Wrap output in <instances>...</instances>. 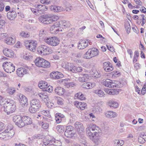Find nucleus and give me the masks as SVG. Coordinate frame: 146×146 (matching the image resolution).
I'll use <instances>...</instances> for the list:
<instances>
[{
	"label": "nucleus",
	"mask_w": 146,
	"mask_h": 146,
	"mask_svg": "<svg viewBox=\"0 0 146 146\" xmlns=\"http://www.w3.org/2000/svg\"><path fill=\"white\" fill-rule=\"evenodd\" d=\"M74 105L79 109L83 110L87 106V104L84 102H79L78 101L74 102Z\"/></svg>",
	"instance_id": "obj_20"
},
{
	"label": "nucleus",
	"mask_w": 146,
	"mask_h": 146,
	"mask_svg": "<svg viewBox=\"0 0 146 146\" xmlns=\"http://www.w3.org/2000/svg\"><path fill=\"white\" fill-rule=\"evenodd\" d=\"M38 95L45 102L49 100L48 96L46 92L43 91L38 94Z\"/></svg>",
	"instance_id": "obj_24"
},
{
	"label": "nucleus",
	"mask_w": 146,
	"mask_h": 146,
	"mask_svg": "<svg viewBox=\"0 0 146 146\" xmlns=\"http://www.w3.org/2000/svg\"><path fill=\"white\" fill-rule=\"evenodd\" d=\"M39 125L41 126L42 128L45 129H47L49 127L48 124L45 121L40 122Z\"/></svg>",
	"instance_id": "obj_40"
},
{
	"label": "nucleus",
	"mask_w": 146,
	"mask_h": 146,
	"mask_svg": "<svg viewBox=\"0 0 146 146\" xmlns=\"http://www.w3.org/2000/svg\"><path fill=\"white\" fill-rule=\"evenodd\" d=\"M145 135V134L144 133H142L141 134L140 137L138 138V141L139 142L141 143H143L145 141H146V139H146L145 138V139L143 138Z\"/></svg>",
	"instance_id": "obj_49"
},
{
	"label": "nucleus",
	"mask_w": 146,
	"mask_h": 146,
	"mask_svg": "<svg viewBox=\"0 0 146 146\" xmlns=\"http://www.w3.org/2000/svg\"><path fill=\"white\" fill-rule=\"evenodd\" d=\"M55 119L58 123H60L61 121V118L58 116H56V114L55 115Z\"/></svg>",
	"instance_id": "obj_63"
},
{
	"label": "nucleus",
	"mask_w": 146,
	"mask_h": 146,
	"mask_svg": "<svg viewBox=\"0 0 146 146\" xmlns=\"http://www.w3.org/2000/svg\"><path fill=\"white\" fill-rule=\"evenodd\" d=\"M4 54L6 56L9 57H13L14 55V52L8 48H4L3 50Z\"/></svg>",
	"instance_id": "obj_15"
},
{
	"label": "nucleus",
	"mask_w": 146,
	"mask_h": 146,
	"mask_svg": "<svg viewBox=\"0 0 146 146\" xmlns=\"http://www.w3.org/2000/svg\"><path fill=\"white\" fill-rule=\"evenodd\" d=\"M65 91V90L64 88L60 87L56 88L55 90V92L60 96L63 95Z\"/></svg>",
	"instance_id": "obj_30"
},
{
	"label": "nucleus",
	"mask_w": 146,
	"mask_h": 146,
	"mask_svg": "<svg viewBox=\"0 0 146 146\" xmlns=\"http://www.w3.org/2000/svg\"><path fill=\"white\" fill-rule=\"evenodd\" d=\"M103 68L106 72H109L113 70V68L112 64L109 62H105L103 64Z\"/></svg>",
	"instance_id": "obj_17"
},
{
	"label": "nucleus",
	"mask_w": 146,
	"mask_h": 146,
	"mask_svg": "<svg viewBox=\"0 0 146 146\" xmlns=\"http://www.w3.org/2000/svg\"><path fill=\"white\" fill-rule=\"evenodd\" d=\"M92 55V57L97 56L99 54L98 50L96 48H92L90 49Z\"/></svg>",
	"instance_id": "obj_38"
},
{
	"label": "nucleus",
	"mask_w": 146,
	"mask_h": 146,
	"mask_svg": "<svg viewBox=\"0 0 146 146\" xmlns=\"http://www.w3.org/2000/svg\"><path fill=\"white\" fill-rule=\"evenodd\" d=\"M57 130L60 133H62L64 131V127L63 125H58L56 127Z\"/></svg>",
	"instance_id": "obj_41"
},
{
	"label": "nucleus",
	"mask_w": 146,
	"mask_h": 146,
	"mask_svg": "<svg viewBox=\"0 0 146 146\" xmlns=\"http://www.w3.org/2000/svg\"><path fill=\"white\" fill-rule=\"evenodd\" d=\"M44 41L48 44L53 46H56L59 43V38L55 36L46 37L44 39Z\"/></svg>",
	"instance_id": "obj_8"
},
{
	"label": "nucleus",
	"mask_w": 146,
	"mask_h": 146,
	"mask_svg": "<svg viewBox=\"0 0 146 146\" xmlns=\"http://www.w3.org/2000/svg\"><path fill=\"white\" fill-rule=\"evenodd\" d=\"M4 5L3 3L0 2V12H2L4 10Z\"/></svg>",
	"instance_id": "obj_64"
},
{
	"label": "nucleus",
	"mask_w": 146,
	"mask_h": 146,
	"mask_svg": "<svg viewBox=\"0 0 146 146\" xmlns=\"http://www.w3.org/2000/svg\"><path fill=\"white\" fill-rule=\"evenodd\" d=\"M74 126L77 131L81 133L84 131V128L83 124L80 122L77 121L74 123Z\"/></svg>",
	"instance_id": "obj_16"
},
{
	"label": "nucleus",
	"mask_w": 146,
	"mask_h": 146,
	"mask_svg": "<svg viewBox=\"0 0 146 146\" xmlns=\"http://www.w3.org/2000/svg\"><path fill=\"white\" fill-rule=\"evenodd\" d=\"M31 11L35 15H38L39 13H41L39 12L38 9L37 8L34 9L33 8H31Z\"/></svg>",
	"instance_id": "obj_55"
},
{
	"label": "nucleus",
	"mask_w": 146,
	"mask_h": 146,
	"mask_svg": "<svg viewBox=\"0 0 146 146\" xmlns=\"http://www.w3.org/2000/svg\"><path fill=\"white\" fill-rule=\"evenodd\" d=\"M46 33V32L45 30L43 29H42L40 30L39 32V36L40 37H43L44 36L45 34Z\"/></svg>",
	"instance_id": "obj_59"
},
{
	"label": "nucleus",
	"mask_w": 146,
	"mask_h": 146,
	"mask_svg": "<svg viewBox=\"0 0 146 146\" xmlns=\"http://www.w3.org/2000/svg\"><path fill=\"white\" fill-rule=\"evenodd\" d=\"M92 55L91 50L89 49L87 51L85 54L84 58L87 59H90L92 58Z\"/></svg>",
	"instance_id": "obj_43"
},
{
	"label": "nucleus",
	"mask_w": 146,
	"mask_h": 146,
	"mask_svg": "<svg viewBox=\"0 0 146 146\" xmlns=\"http://www.w3.org/2000/svg\"><path fill=\"white\" fill-rule=\"evenodd\" d=\"M52 0H41L40 2L42 4H45L47 5L49 4Z\"/></svg>",
	"instance_id": "obj_61"
},
{
	"label": "nucleus",
	"mask_w": 146,
	"mask_h": 146,
	"mask_svg": "<svg viewBox=\"0 0 146 146\" xmlns=\"http://www.w3.org/2000/svg\"><path fill=\"white\" fill-rule=\"evenodd\" d=\"M33 56L29 52H27L23 56V58L26 60H28L31 59Z\"/></svg>",
	"instance_id": "obj_42"
},
{
	"label": "nucleus",
	"mask_w": 146,
	"mask_h": 146,
	"mask_svg": "<svg viewBox=\"0 0 146 146\" xmlns=\"http://www.w3.org/2000/svg\"><path fill=\"white\" fill-rule=\"evenodd\" d=\"M105 92L109 95H117L119 94L118 89H112L106 88L104 89Z\"/></svg>",
	"instance_id": "obj_23"
},
{
	"label": "nucleus",
	"mask_w": 146,
	"mask_h": 146,
	"mask_svg": "<svg viewBox=\"0 0 146 146\" xmlns=\"http://www.w3.org/2000/svg\"><path fill=\"white\" fill-rule=\"evenodd\" d=\"M94 93L100 97H103L104 95V92L98 89L95 90L94 91Z\"/></svg>",
	"instance_id": "obj_46"
},
{
	"label": "nucleus",
	"mask_w": 146,
	"mask_h": 146,
	"mask_svg": "<svg viewBox=\"0 0 146 146\" xmlns=\"http://www.w3.org/2000/svg\"><path fill=\"white\" fill-rule=\"evenodd\" d=\"M76 67L73 64H70V67L68 68V70L73 73H76Z\"/></svg>",
	"instance_id": "obj_44"
},
{
	"label": "nucleus",
	"mask_w": 146,
	"mask_h": 146,
	"mask_svg": "<svg viewBox=\"0 0 146 146\" xmlns=\"http://www.w3.org/2000/svg\"><path fill=\"white\" fill-rule=\"evenodd\" d=\"M105 116L108 118H114L117 116V113L112 111H108L105 113Z\"/></svg>",
	"instance_id": "obj_25"
},
{
	"label": "nucleus",
	"mask_w": 146,
	"mask_h": 146,
	"mask_svg": "<svg viewBox=\"0 0 146 146\" xmlns=\"http://www.w3.org/2000/svg\"><path fill=\"white\" fill-rule=\"evenodd\" d=\"M125 27L127 33L128 34L130 32L131 29V26L129 23L127 22L125 24Z\"/></svg>",
	"instance_id": "obj_47"
},
{
	"label": "nucleus",
	"mask_w": 146,
	"mask_h": 146,
	"mask_svg": "<svg viewBox=\"0 0 146 146\" xmlns=\"http://www.w3.org/2000/svg\"><path fill=\"white\" fill-rule=\"evenodd\" d=\"M6 90L7 93L9 95L13 94L16 91L15 88L12 87H9Z\"/></svg>",
	"instance_id": "obj_37"
},
{
	"label": "nucleus",
	"mask_w": 146,
	"mask_h": 146,
	"mask_svg": "<svg viewBox=\"0 0 146 146\" xmlns=\"http://www.w3.org/2000/svg\"><path fill=\"white\" fill-rule=\"evenodd\" d=\"M46 46L45 45H41L39 46L37 49V52L39 54L43 55L44 52H45Z\"/></svg>",
	"instance_id": "obj_29"
},
{
	"label": "nucleus",
	"mask_w": 146,
	"mask_h": 146,
	"mask_svg": "<svg viewBox=\"0 0 146 146\" xmlns=\"http://www.w3.org/2000/svg\"><path fill=\"white\" fill-rule=\"evenodd\" d=\"M99 127L96 124H89L87 125L86 131L89 139L95 144L98 145L102 141Z\"/></svg>",
	"instance_id": "obj_1"
},
{
	"label": "nucleus",
	"mask_w": 146,
	"mask_h": 146,
	"mask_svg": "<svg viewBox=\"0 0 146 146\" xmlns=\"http://www.w3.org/2000/svg\"><path fill=\"white\" fill-rule=\"evenodd\" d=\"M13 121L19 127H21L25 125H30L32 123V119L26 116H21L16 115L13 117Z\"/></svg>",
	"instance_id": "obj_2"
},
{
	"label": "nucleus",
	"mask_w": 146,
	"mask_h": 146,
	"mask_svg": "<svg viewBox=\"0 0 146 146\" xmlns=\"http://www.w3.org/2000/svg\"><path fill=\"white\" fill-rule=\"evenodd\" d=\"M93 111L95 112H100L102 111V109L97 104L95 105V106L94 108Z\"/></svg>",
	"instance_id": "obj_52"
},
{
	"label": "nucleus",
	"mask_w": 146,
	"mask_h": 146,
	"mask_svg": "<svg viewBox=\"0 0 146 146\" xmlns=\"http://www.w3.org/2000/svg\"><path fill=\"white\" fill-rule=\"evenodd\" d=\"M94 72L93 71H92L93 73L92 74L94 75V77L96 78L100 77V74L96 71L94 70Z\"/></svg>",
	"instance_id": "obj_57"
},
{
	"label": "nucleus",
	"mask_w": 146,
	"mask_h": 146,
	"mask_svg": "<svg viewBox=\"0 0 146 146\" xmlns=\"http://www.w3.org/2000/svg\"><path fill=\"white\" fill-rule=\"evenodd\" d=\"M146 93V82H145L141 90V93L143 95H144Z\"/></svg>",
	"instance_id": "obj_56"
},
{
	"label": "nucleus",
	"mask_w": 146,
	"mask_h": 146,
	"mask_svg": "<svg viewBox=\"0 0 146 146\" xmlns=\"http://www.w3.org/2000/svg\"><path fill=\"white\" fill-rule=\"evenodd\" d=\"M114 146H122L124 143V141L120 139H116L113 141Z\"/></svg>",
	"instance_id": "obj_33"
},
{
	"label": "nucleus",
	"mask_w": 146,
	"mask_h": 146,
	"mask_svg": "<svg viewBox=\"0 0 146 146\" xmlns=\"http://www.w3.org/2000/svg\"><path fill=\"white\" fill-rule=\"evenodd\" d=\"M60 23L58 22L54 23L52 25L50 29V33L53 34H55L59 32L62 31V29L60 27Z\"/></svg>",
	"instance_id": "obj_10"
},
{
	"label": "nucleus",
	"mask_w": 146,
	"mask_h": 146,
	"mask_svg": "<svg viewBox=\"0 0 146 146\" xmlns=\"http://www.w3.org/2000/svg\"><path fill=\"white\" fill-rule=\"evenodd\" d=\"M20 35L22 37L28 38L29 37L30 35L28 32L22 31L20 33Z\"/></svg>",
	"instance_id": "obj_45"
},
{
	"label": "nucleus",
	"mask_w": 146,
	"mask_h": 146,
	"mask_svg": "<svg viewBox=\"0 0 146 146\" xmlns=\"http://www.w3.org/2000/svg\"><path fill=\"white\" fill-rule=\"evenodd\" d=\"M73 127L72 126H67L64 132L65 136L69 138H71L73 137L75 134V133L73 131Z\"/></svg>",
	"instance_id": "obj_12"
},
{
	"label": "nucleus",
	"mask_w": 146,
	"mask_h": 146,
	"mask_svg": "<svg viewBox=\"0 0 146 146\" xmlns=\"http://www.w3.org/2000/svg\"><path fill=\"white\" fill-rule=\"evenodd\" d=\"M108 105L110 108H117L119 106L118 103L113 100H110L108 103Z\"/></svg>",
	"instance_id": "obj_26"
},
{
	"label": "nucleus",
	"mask_w": 146,
	"mask_h": 146,
	"mask_svg": "<svg viewBox=\"0 0 146 146\" xmlns=\"http://www.w3.org/2000/svg\"><path fill=\"white\" fill-rule=\"evenodd\" d=\"M9 36L6 33H0V40H2L5 38H7Z\"/></svg>",
	"instance_id": "obj_53"
},
{
	"label": "nucleus",
	"mask_w": 146,
	"mask_h": 146,
	"mask_svg": "<svg viewBox=\"0 0 146 146\" xmlns=\"http://www.w3.org/2000/svg\"><path fill=\"white\" fill-rule=\"evenodd\" d=\"M51 78L56 79H59L63 77V74L57 71H54L50 73Z\"/></svg>",
	"instance_id": "obj_19"
},
{
	"label": "nucleus",
	"mask_w": 146,
	"mask_h": 146,
	"mask_svg": "<svg viewBox=\"0 0 146 146\" xmlns=\"http://www.w3.org/2000/svg\"><path fill=\"white\" fill-rule=\"evenodd\" d=\"M53 52L52 48L48 46H47L45 52H44V54L43 55H48L52 53Z\"/></svg>",
	"instance_id": "obj_48"
},
{
	"label": "nucleus",
	"mask_w": 146,
	"mask_h": 146,
	"mask_svg": "<svg viewBox=\"0 0 146 146\" xmlns=\"http://www.w3.org/2000/svg\"><path fill=\"white\" fill-rule=\"evenodd\" d=\"M40 103L39 100L33 99L30 102V106L29 108V112L31 113H34L38 111L40 108Z\"/></svg>",
	"instance_id": "obj_6"
},
{
	"label": "nucleus",
	"mask_w": 146,
	"mask_h": 146,
	"mask_svg": "<svg viewBox=\"0 0 146 146\" xmlns=\"http://www.w3.org/2000/svg\"><path fill=\"white\" fill-rule=\"evenodd\" d=\"M35 7L38 9L39 12H42L47 10V7L45 5H36Z\"/></svg>",
	"instance_id": "obj_32"
},
{
	"label": "nucleus",
	"mask_w": 146,
	"mask_h": 146,
	"mask_svg": "<svg viewBox=\"0 0 146 146\" xmlns=\"http://www.w3.org/2000/svg\"><path fill=\"white\" fill-rule=\"evenodd\" d=\"M60 23V27L63 28H65L70 27V24L68 22H66L65 20L61 21L58 22Z\"/></svg>",
	"instance_id": "obj_28"
},
{
	"label": "nucleus",
	"mask_w": 146,
	"mask_h": 146,
	"mask_svg": "<svg viewBox=\"0 0 146 146\" xmlns=\"http://www.w3.org/2000/svg\"><path fill=\"white\" fill-rule=\"evenodd\" d=\"M51 11L54 12H59L65 10L62 7L56 5H52L50 7Z\"/></svg>",
	"instance_id": "obj_18"
},
{
	"label": "nucleus",
	"mask_w": 146,
	"mask_h": 146,
	"mask_svg": "<svg viewBox=\"0 0 146 146\" xmlns=\"http://www.w3.org/2000/svg\"><path fill=\"white\" fill-rule=\"evenodd\" d=\"M9 126L4 132L0 133V139L7 140L11 139L15 134V132L12 126L10 128Z\"/></svg>",
	"instance_id": "obj_5"
},
{
	"label": "nucleus",
	"mask_w": 146,
	"mask_h": 146,
	"mask_svg": "<svg viewBox=\"0 0 146 146\" xmlns=\"http://www.w3.org/2000/svg\"><path fill=\"white\" fill-rule=\"evenodd\" d=\"M75 98L80 100H84L85 99V98L84 95L80 92L77 93L75 94Z\"/></svg>",
	"instance_id": "obj_36"
},
{
	"label": "nucleus",
	"mask_w": 146,
	"mask_h": 146,
	"mask_svg": "<svg viewBox=\"0 0 146 146\" xmlns=\"http://www.w3.org/2000/svg\"><path fill=\"white\" fill-rule=\"evenodd\" d=\"M42 58L40 57L36 58L35 60V62L36 65L38 67H42V62L43 61V60H44Z\"/></svg>",
	"instance_id": "obj_31"
},
{
	"label": "nucleus",
	"mask_w": 146,
	"mask_h": 146,
	"mask_svg": "<svg viewBox=\"0 0 146 146\" xmlns=\"http://www.w3.org/2000/svg\"><path fill=\"white\" fill-rule=\"evenodd\" d=\"M16 41L15 38L14 37H7L5 40V42L8 45L14 44Z\"/></svg>",
	"instance_id": "obj_27"
},
{
	"label": "nucleus",
	"mask_w": 146,
	"mask_h": 146,
	"mask_svg": "<svg viewBox=\"0 0 146 146\" xmlns=\"http://www.w3.org/2000/svg\"><path fill=\"white\" fill-rule=\"evenodd\" d=\"M57 99V103L59 105H62L64 103L63 100L59 97H56Z\"/></svg>",
	"instance_id": "obj_54"
},
{
	"label": "nucleus",
	"mask_w": 146,
	"mask_h": 146,
	"mask_svg": "<svg viewBox=\"0 0 146 146\" xmlns=\"http://www.w3.org/2000/svg\"><path fill=\"white\" fill-rule=\"evenodd\" d=\"M92 42L88 39L81 40L78 43V48L79 49H84L87 47L88 44L91 45Z\"/></svg>",
	"instance_id": "obj_11"
},
{
	"label": "nucleus",
	"mask_w": 146,
	"mask_h": 146,
	"mask_svg": "<svg viewBox=\"0 0 146 146\" xmlns=\"http://www.w3.org/2000/svg\"><path fill=\"white\" fill-rule=\"evenodd\" d=\"M17 15L16 13L15 12H13V13L8 12L7 13V16L8 18L9 17V16L12 18V19H13V18H14L16 17Z\"/></svg>",
	"instance_id": "obj_50"
},
{
	"label": "nucleus",
	"mask_w": 146,
	"mask_h": 146,
	"mask_svg": "<svg viewBox=\"0 0 146 146\" xmlns=\"http://www.w3.org/2000/svg\"><path fill=\"white\" fill-rule=\"evenodd\" d=\"M45 103H46V105L48 108H51L54 107V104L52 103L49 102V101Z\"/></svg>",
	"instance_id": "obj_60"
},
{
	"label": "nucleus",
	"mask_w": 146,
	"mask_h": 146,
	"mask_svg": "<svg viewBox=\"0 0 146 146\" xmlns=\"http://www.w3.org/2000/svg\"><path fill=\"white\" fill-rule=\"evenodd\" d=\"M115 81H112L107 79L103 80V84L105 86L109 88H113L117 86V84Z\"/></svg>",
	"instance_id": "obj_13"
},
{
	"label": "nucleus",
	"mask_w": 146,
	"mask_h": 146,
	"mask_svg": "<svg viewBox=\"0 0 146 146\" xmlns=\"http://www.w3.org/2000/svg\"><path fill=\"white\" fill-rule=\"evenodd\" d=\"M3 66L4 70L8 73H11L15 70V66L13 64L10 62H5L3 63Z\"/></svg>",
	"instance_id": "obj_9"
},
{
	"label": "nucleus",
	"mask_w": 146,
	"mask_h": 146,
	"mask_svg": "<svg viewBox=\"0 0 146 146\" xmlns=\"http://www.w3.org/2000/svg\"><path fill=\"white\" fill-rule=\"evenodd\" d=\"M59 19L57 15L53 14H46L40 16L38 18L40 23L44 24H48L56 21Z\"/></svg>",
	"instance_id": "obj_3"
},
{
	"label": "nucleus",
	"mask_w": 146,
	"mask_h": 146,
	"mask_svg": "<svg viewBox=\"0 0 146 146\" xmlns=\"http://www.w3.org/2000/svg\"><path fill=\"white\" fill-rule=\"evenodd\" d=\"M18 97L20 104L23 107L27 106L28 103L27 99L26 97L21 94H19Z\"/></svg>",
	"instance_id": "obj_14"
},
{
	"label": "nucleus",
	"mask_w": 146,
	"mask_h": 146,
	"mask_svg": "<svg viewBox=\"0 0 146 146\" xmlns=\"http://www.w3.org/2000/svg\"><path fill=\"white\" fill-rule=\"evenodd\" d=\"M3 107L4 111L7 114L13 113L16 109L14 101L11 99L6 100Z\"/></svg>",
	"instance_id": "obj_4"
},
{
	"label": "nucleus",
	"mask_w": 146,
	"mask_h": 146,
	"mask_svg": "<svg viewBox=\"0 0 146 146\" xmlns=\"http://www.w3.org/2000/svg\"><path fill=\"white\" fill-rule=\"evenodd\" d=\"M17 75L19 77H22L24 75L27 74L28 70L24 68H18L17 71Z\"/></svg>",
	"instance_id": "obj_21"
},
{
	"label": "nucleus",
	"mask_w": 146,
	"mask_h": 146,
	"mask_svg": "<svg viewBox=\"0 0 146 146\" xmlns=\"http://www.w3.org/2000/svg\"><path fill=\"white\" fill-rule=\"evenodd\" d=\"M44 90L49 92H51L52 91V87L51 86L48 85V86Z\"/></svg>",
	"instance_id": "obj_58"
},
{
	"label": "nucleus",
	"mask_w": 146,
	"mask_h": 146,
	"mask_svg": "<svg viewBox=\"0 0 146 146\" xmlns=\"http://www.w3.org/2000/svg\"><path fill=\"white\" fill-rule=\"evenodd\" d=\"M48 85L46 82L43 81L39 82L38 84V87L40 88L44 89L48 86Z\"/></svg>",
	"instance_id": "obj_35"
},
{
	"label": "nucleus",
	"mask_w": 146,
	"mask_h": 146,
	"mask_svg": "<svg viewBox=\"0 0 146 146\" xmlns=\"http://www.w3.org/2000/svg\"><path fill=\"white\" fill-rule=\"evenodd\" d=\"M43 60L41 67L44 68H49L50 66V63L44 59H43Z\"/></svg>",
	"instance_id": "obj_39"
},
{
	"label": "nucleus",
	"mask_w": 146,
	"mask_h": 146,
	"mask_svg": "<svg viewBox=\"0 0 146 146\" xmlns=\"http://www.w3.org/2000/svg\"><path fill=\"white\" fill-rule=\"evenodd\" d=\"M96 84L94 82L90 83L89 82H85L82 85V87L87 89H91L95 87Z\"/></svg>",
	"instance_id": "obj_22"
},
{
	"label": "nucleus",
	"mask_w": 146,
	"mask_h": 146,
	"mask_svg": "<svg viewBox=\"0 0 146 146\" xmlns=\"http://www.w3.org/2000/svg\"><path fill=\"white\" fill-rule=\"evenodd\" d=\"M82 55V54L81 53L78 52L76 54H72L73 57H76L77 58L80 57Z\"/></svg>",
	"instance_id": "obj_62"
},
{
	"label": "nucleus",
	"mask_w": 146,
	"mask_h": 146,
	"mask_svg": "<svg viewBox=\"0 0 146 146\" xmlns=\"http://www.w3.org/2000/svg\"><path fill=\"white\" fill-rule=\"evenodd\" d=\"M89 75L86 74H82V76L79 77L78 80L81 82H83L89 79Z\"/></svg>",
	"instance_id": "obj_34"
},
{
	"label": "nucleus",
	"mask_w": 146,
	"mask_h": 146,
	"mask_svg": "<svg viewBox=\"0 0 146 146\" xmlns=\"http://www.w3.org/2000/svg\"><path fill=\"white\" fill-rule=\"evenodd\" d=\"M111 74L112 75V77L114 78L118 77L120 75V72L117 71H113L111 73Z\"/></svg>",
	"instance_id": "obj_51"
},
{
	"label": "nucleus",
	"mask_w": 146,
	"mask_h": 146,
	"mask_svg": "<svg viewBox=\"0 0 146 146\" xmlns=\"http://www.w3.org/2000/svg\"><path fill=\"white\" fill-rule=\"evenodd\" d=\"M24 44L27 48L30 51L34 52L37 45V42L33 40H26L24 41Z\"/></svg>",
	"instance_id": "obj_7"
}]
</instances>
